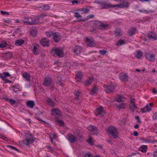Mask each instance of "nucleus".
<instances>
[{
    "label": "nucleus",
    "instance_id": "62",
    "mask_svg": "<svg viewBox=\"0 0 157 157\" xmlns=\"http://www.w3.org/2000/svg\"><path fill=\"white\" fill-rule=\"evenodd\" d=\"M1 13L2 14L4 15H5L6 14L9 15L10 14L9 13L3 11H1Z\"/></svg>",
    "mask_w": 157,
    "mask_h": 157
},
{
    "label": "nucleus",
    "instance_id": "31",
    "mask_svg": "<svg viewBox=\"0 0 157 157\" xmlns=\"http://www.w3.org/2000/svg\"><path fill=\"white\" fill-rule=\"evenodd\" d=\"M25 42V41L22 39L17 40H16L15 44L17 46H21Z\"/></svg>",
    "mask_w": 157,
    "mask_h": 157
},
{
    "label": "nucleus",
    "instance_id": "61",
    "mask_svg": "<svg viewBox=\"0 0 157 157\" xmlns=\"http://www.w3.org/2000/svg\"><path fill=\"white\" fill-rule=\"evenodd\" d=\"M10 148L13 150H15L18 152L20 151L17 148L13 146H10Z\"/></svg>",
    "mask_w": 157,
    "mask_h": 157
},
{
    "label": "nucleus",
    "instance_id": "55",
    "mask_svg": "<svg viewBox=\"0 0 157 157\" xmlns=\"http://www.w3.org/2000/svg\"><path fill=\"white\" fill-rule=\"evenodd\" d=\"M75 17L77 18H81L82 16L80 14L78 13H75Z\"/></svg>",
    "mask_w": 157,
    "mask_h": 157
},
{
    "label": "nucleus",
    "instance_id": "12",
    "mask_svg": "<svg viewBox=\"0 0 157 157\" xmlns=\"http://www.w3.org/2000/svg\"><path fill=\"white\" fill-rule=\"evenodd\" d=\"M153 105V103H151L147 105L145 107L141 109V111L143 113L149 112L151 110V108Z\"/></svg>",
    "mask_w": 157,
    "mask_h": 157
},
{
    "label": "nucleus",
    "instance_id": "6",
    "mask_svg": "<svg viewBox=\"0 0 157 157\" xmlns=\"http://www.w3.org/2000/svg\"><path fill=\"white\" fill-rule=\"evenodd\" d=\"M8 76H10V74L9 72H3L2 74H0V77L5 83L10 82V81L6 78Z\"/></svg>",
    "mask_w": 157,
    "mask_h": 157
},
{
    "label": "nucleus",
    "instance_id": "39",
    "mask_svg": "<svg viewBox=\"0 0 157 157\" xmlns=\"http://www.w3.org/2000/svg\"><path fill=\"white\" fill-rule=\"evenodd\" d=\"M54 32L52 31H46L45 32V34L46 36L48 37H50L52 36H53Z\"/></svg>",
    "mask_w": 157,
    "mask_h": 157
},
{
    "label": "nucleus",
    "instance_id": "42",
    "mask_svg": "<svg viewBox=\"0 0 157 157\" xmlns=\"http://www.w3.org/2000/svg\"><path fill=\"white\" fill-rule=\"evenodd\" d=\"M115 34L116 36H120V35H122L121 29H117L115 30Z\"/></svg>",
    "mask_w": 157,
    "mask_h": 157
},
{
    "label": "nucleus",
    "instance_id": "13",
    "mask_svg": "<svg viewBox=\"0 0 157 157\" xmlns=\"http://www.w3.org/2000/svg\"><path fill=\"white\" fill-rule=\"evenodd\" d=\"M31 21L30 22H28V23L29 24H31V25H35L38 24L39 22V20L40 19L39 17H33L32 18H31Z\"/></svg>",
    "mask_w": 157,
    "mask_h": 157
},
{
    "label": "nucleus",
    "instance_id": "37",
    "mask_svg": "<svg viewBox=\"0 0 157 157\" xmlns=\"http://www.w3.org/2000/svg\"><path fill=\"white\" fill-rule=\"evenodd\" d=\"M93 78H89L88 80H86L84 82L85 86H88L90 85L93 82Z\"/></svg>",
    "mask_w": 157,
    "mask_h": 157
},
{
    "label": "nucleus",
    "instance_id": "64",
    "mask_svg": "<svg viewBox=\"0 0 157 157\" xmlns=\"http://www.w3.org/2000/svg\"><path fill=\"white\" fill-rule=\"evenodd\" d=\"M153 156L154 157H157V150L154 152Z\"/></svg>",
    "mask_w": 157,
    "mask_h": 157
},
{
    "label": "nucleus",
    "instance_id": "27",
    "mask_svg": "<svg viewBox=\"0 0 157 157\" xmlns=\"http://www.w3.org/2000/svg\"><path fill=\"white\" fill-rule=\"evenodd\" d=\"M125 99V98L123 96L118 95L117 96L115 100L118 102L123 101H124Z\"/></svg>",
    "mask_w": 157,
    "mask_h": 157
},
{
    "label": "nucleus",
    "instance_id": "2",
    "mask_svg": "<svg viewBox=\"0 0 157 157\" xmlns=\"http://www.w3.org/2000/svg\"><path fill=\"white\" fill-rule=\"evenodd\" d=\"M51 53L53 55H56L59 57H62L64 56L63 50L59 48H53L51 50Z\"/></svg>",
    "mask_w": 157,
    "mask_h": 157
},
{
    "label": "nucleus",
    "instance_id": "33",
    "mask_svg": "<svg viewBox=\"0 0 157 157\" xmlns=\"http://www.w3.org/2000/svg\"><path fill=\"white\" fill-rule=\"evenodd\" d=\"M23 76L28 81H29L30 80V76L29 74L27 72L24 73Z\"/></svg>",
    "mask_w": 157,
    "mask_h": 157
},
{
    "label": "nucleus",
    "instance_id": "45",
    "mask_svg": "<svg viewBox=\"0 0 157 157\" xmlns=\"http://www.w3.org/2000/svg\"><path fill=\"white\" fill-rule=\"evenodd\" d=\"M41 8L43 10H47L50 9V7L48 5H43Z\"/></svg>",
    "mask_w": 157,
    "mask_h": 157
},
{
    "label": "nucleus",
    "instance_id": "26",
    "mask_svg": "<svg viewBox=\"0 0 157 157\" xmlns=\"http://www.w3.org/2000/svg\"><path fill=\"white\" fill-rule=\"evenodd\" d=\"M52 112L53 115L57 116H61V113L58 109L56 108H53L52 109Z\"/></svg>",
    "mask_w": 157,
    "mask_h": 157
},
{
    "label": "nucleus",
    "instance_id": "38",
    "mask_svg": "<svg viewBox=\"0 0 157 157\" xmlns=\"http://www.w3.org/2000/svg\"><path fill=\"white\" fill-rule=\"evenodd\" d=\"M136 53L135 57L137 58H140L142 56V52L140 51H137Z\"/></svg>",
    "mask_w": 157,
    "mask_h": 157
},
{
    "label": "nucleus",
    "instance_id": "21",
    "mask_svg": "<svg viewBox=\"0 0 157 157\" xmlns=\"http://www.w3.org/2000/svg\"><path fill=\"white\" fill-rule=\"evenodd\" d=\"M130 104V109L131 111L133 113L134 110L137 108V107L135 105V102L133 99H131Z\"/></svg>",
    "mask_w": 157,
    "mask_h": 157
},
{
    "label": "nucleus",
    "instance_id": "43",
    "mask_svg": "<svg viewBox=\"0 0 157 157\" xmlns=\"http://www.w3.org/2000/svg\"><path fill=\"white\" fill-rule=\"evenodd\" d=\"M116 106L117 107L119 108V109H124L125 108L124 104L123 103L117 105Z\"/></svg>",
    "mask_w": 157,
    "mask_h": 157
},
{
    "label": "nucleus",
    "instance_id": "9",
    "mask_svg": "<svg viewBox=\"0 0 157 157\" xmlns=\"http://www.w3.org/2000/svg\"><path fill=\"white\" fill-rule=\"evenodd\" d=\"M40 42L41 44L43 47L49 46V40L47 38H43L40 40Z\"/></svg>",
    "mask_w": 157,
    "mask_h": 157
},
{
    "label": "nucleus",
    "instance_id": "44",
    "mask_svg": "<svg viewBox=\"0 0 157 157\" xmlns=\"http://www.w3.org/2000/svg\"><path fill=\"white\" fill-rule=\"evenodd\" d=\"M25 21H23V23L25 24H26L28 25H31V24H29L28 23V22H30L31 21H30V18L29 17H25Z\"/></svg>",
    "mask_w": 157,
    "mask_h": 157
},
{
    "label": "nucleus",
    "instance_id": "63",
    "mask_svg": "<svg viewBox=\"0 0 157 157\" xmlns=\"http://www.w3.org/2000/svg\"><path fill=\"white\" fill-rule=\"evenodd\" d=\"M135 118L136 120H137V122L138 123H140L141 122L140 121V119L139 117L135 116Z\"/></svg>",
    "mask_w": 157,
    "mask_h": 157
},
{
    "label": "nucleus",
    "instance_id": "58",
    "mask_svg": "<svg viewBox=\"0 0 157 157\" xmlns=\"http://www.w3.org/2000/svg\"><path fill=\"white\" fill-rule=\"evenodd\" d=\"M139 11L141 12H144L146 13H152L153 12V11H151V10L147 11L146 10H144V11H143L142 10H139Z\"/></svg>",
    "mask_w": 157,
    "mask_h": 157
},
{
    "label": "nucleus",
    "instance_id": "18",
    "mask_svg": "<svg viewBox=\"0 0 157 157\" xmlns=\"http://www.w3.org/2000/svg\"><path fill=\"white\" fill-rule=\"evenodd\" d=\"M114 89V86L112 83H110L109 85L106 87L105 90L108 93L112 92Z\"/></svg>",
    "mask_w": 157,
    "mask_h": 157
},
{
    "label": "nucleus",
    "instance_id": "11",
    "mask_svg": "<svg viewBox=\"0 0 157 157\" xmlns=\"http://www.w3.org/2000/svg\"><path fill=\"white\" fill-rule=\"evenodd\" d=\"M153 105V103H151L147 105L145 107L141 109V111L143 113L149 112L151 110V108Z\"/></svg>",
    "mask_w": 157,
    "mask_h": 157
},
{
    "label": "nucleus",
    "instance_id": "10",
    "mask_svg": "<svg viewBox=\"0 0 157 157\" xmlns=\"http://www.w3.org/2000/svg\"><path fill=\"white\" fill-rule=\"evenodd\" d=\"M52 36L53 40L56 43L59 42L61 40V36L58 32L54 33Z\"/></svg>",
    "mask_w": 157,
    "mask_h": 157
},
{
    "label": "nucleus",
    "instance_id": "3",
    "mask_svg": "<svg viewBox=\"0 0 157 157\" xmlns=\"http://www.w3.org/2000/svg\"><path fill=\"white\" fill-rule=\"evenodd\" d=\"M105 114L103 107L101 106H99L97 108L95 112V114L97 116H99V117L102 118L104 116Z\"/></svg>",
    "mask_w": 157,
    "mask_h": 157
},
{
    "label": "nucleus",
    "instance_id": "8",
    "mask_svg": "<svg viewBox=\"0 0 157 157\" xmlns=\"http://www.w3.org/2000/svg\"><path fill=\"white\" fill-rule=\"evenodd\" d=\"M147 36L149 40H154L157 39V35L154 31L150 32L147 33Z\"/></svg>",
    "mask_w": 157,
    "mask_h": 157
},
{
    "label": "nucleus",
    "instance_id": "4",
    "mask_svg": "<svg viewBox=\"0 0 157 157\" xmlns=\"http://www.w3.org/2000/svg\"><path fill=\"white\" fill-rule=\"evenodd\" d=\"M27 136L26 139L24 140L23 142L27 146H29L30 144H31L33 143L34 140L32 135H28Z\"/></svg>",
    "mask_w": 157,
    "mask_h": 157
},
{
    "label": "nucleus",
    "instance_id": "22",
    "mask_svg": "<svg viewBox=\"0 0 157 157\" xmlns=\"http://www.w3.org/2000/svg\"><path fill=\"white\" fill-rule=\"evenodd\" d=\"M87 45L90 47L94 46L95 44L94 40L89 38H86Z\"/></svg>",
    "mask_w": 157,
    "mask_h": 157
},
{
    "label": "nucleus",
    "instance_id": "57",
    "mask_svg": "<svg viewBox=\"0 0 157 157\" xmlns=\"http://www.w3.org/2000/svg\"><path fill=\"white\" fill-rule=\"evenodd\" d=\"M107 52L105 50H100L99 51V53L101 55H105L106 53Z\"/></svg>",
    "mask_w": 157,
    "mask_h": 157
},
{
    "label": "nucleus",
    "instance_id": "49",
    "mask_svg": "<svg viewBox=\"0 0 157 157\" xmlns=\"http://www.w3.org/2000/svg\"><path fill=\"white\" fill-rule=\"evenodd\" d=\"M56 121L61 126H64V123L61 120L56 119Z\"/></svg>",
    "mask_w": 157,
    "mask_h": 157
},
{
    "label": "nucleus",
    "instance_id": "29",
    "mask_svg": "<svg viewBox=\"0 0 157 157\" xmlns=\"http://www.w3.org/2000/svg\"><path fill=\"white\" fill-rule=\"evenodd\" d=\"M46 100L48 105L52 107L55 106V103L50 98H47L46 99Z\"/></svg>",
    "mask_w": 157,
    "mask_h": 157
},
{
    "label": "nucleus",
    "instance_id": "36",
    "mask_svg": "<svg viewBox=\"0 0 157 157\" xmlns=\"http://www.w3.org/2000/svg\"><path fill=\"white\" fill-rule=\"evenodd\" d=\"M61 77H58L56 81V83L58 84L59 86H61L62 87L63 86V85Z\"/></svg>",
    "mask_w": 157,
    "mask_h": 157
},
{
    "label": "nucleus",
    "instance_id": "34",
    "mask_svg": "<svg viewBox=\"0 0 157 157\" xmlns=\"http://www.w3.org/2000/svg\"><path fill=\"white\" fill-rule=\"evenodd\" d=\"M147 149V146L145 145H142L140 146L139 150L143 153L146 152Z\"/></svg>",
    "mask_w": 157,
    "mask_h": 157
},
{
    "label": "nucleus",
    "instance_id": "47",
    "mask_svg": "<svg viewBox=\"0 0 157 157\" xmlns=\"http://www.w3.org/2000/svg\"><path fill=\"white\" fill-rule=\"evenodd\" d=\"M76 76L78 78L80 79L82 76V73L80 72H79L76 75Z\"/></svg>",
    "mask_w": 157,
    "mask_h": 157
},
{
    "label": "nucleus",
    "instance_id": "53",
    "mask_svg": "<svg viewBox=\"0 0 157 157\" xmlns=\"http://www.w3.org/2000/svg\"><path fill=\"white\" fill-rule=\"evenodd\" d=\"M81 0H74L71 1V2L73 5L75 4H78L80 3Z\"/></svg>",
    "mask_w": 157,
    "mask_h": 157
},
{
    "label": "nucleus",
    "instance_id": "46",
    "mask_svg": "<svg viewBox=\"0 0 157 157\" xmlns=\"http://www.w3.org/2000/svg\"><path fill=\"white\" fill-rule=\"evenodd\" d=\"M142 141H143L146 143H150L151 142V141L149 139L146 138H142L140 139Z\"/></svg>",
    "mask_w": 157,
    "mask_h": 157
},
{
    "label": "nucleus",
    "instance_id": "20",
    "mask_svg": "<svg viewBox=\"0 0 157 157\" xmlns=\"http://www.w3.org/2000/svg\"><path fill=\"white\" fill-rule=\"evenodd\" d=\"M119 78L122 81L126 82L128 80V76L126 74L122 73L119 75Z\"/></svg>",
    "mask_w": 157,
    "mask_h": 157
},
{
    "label": "nucleus",
    "instance_id": "60",
    "mask_svg": "<svg viewBox=\"0 0 157 157\" xmlns=\"http://www.w3.org/2000/svg\"><path fill=\"white\" fill-rule=\"evenodd\" d=\"M12 88L15 89H16L17 90H19L20 89V86H19L17 84L13 85L12 86Z\"/></svg>",
    "mask_w": 157,
    "mask_h": 157
},
{
    "label": "nucleus",
    "instance_id": "7",
    "mask_svg": "<svg viewBox=\"0 0 157 157\" xmlns=\"http://www.w3.org/2000/svg\"><path fill=\"white\" fill-rule=\"evenodd\" d=\"M43 85L47 87L51 86L52 83V80L50 78L46 77L44 78Z\"/></svg>",
    "mask_w": 157,
    "mask_h": 157
},
{
    "label": "nucleus",
    "instance_id": "50",
    "mask_svg": "<svg viewBox=\"0 0 157 157\" xmlns=\"http://www.w3.org/2000/svg\"><path fill=\"white\" fill-rule=\"evenodd\" d=\"M124 43V41L122 40H119L118 41L116 44V45L117 46H121Z\"/></svg>",
    "mask_w": 157,
    "mask_h": 157
},
{
    "label": "nucleus",
    "instance_id": "24",
    "mask_svg": "<svg viewBox=\"0 0 157 157\" xmlns=\"http://www.w3.org/2000/svg\"><path fill=\"white\" fill-rule=\"evenodd\" d=\"M39 45L37 44H35L33 45V51L35 55H37L39 54V51L38 50Z\"/></svg>",
    "mask_w": 157,
    "mask_h": 157
},
{
    "label": "nucleus",
    "instance_id": "59",
    "mask_svg": "<svg viewBox=\"0 0 157 157\" xmlns=\"http://www.w3.org/2000/svg\"><path fill=\"white\" fill-rule=\"evenodd\" d=\"M152 118L154 120H157V111L153 116Z\"/></svg>",
    "mask_w": 157,
    "mask_h": 157
},
{
    "label": "nucleus",
    "instance_id": "51",
    "mask_svg": "<svg viewBox=\"0 0 157 157\" xmlns=\"http://www.w3.org/2000/svg\"><path fill=\"white\" fill-rule=\"evenodd\" d=\"M4 57L5 59L7 60L9 59H10V53H7L4 55Z\"/></svg>",
    "mask_w": 157,
    "mask_h": 157
},
{
    "label": "nucleus",
    "instance_id": "41",
    "mask_svg": "<svg viewBox=\"0 0 157 157\" xmlns=\"http://www.w3.org/2000/svg\"><path fill=\"white\" fill-rule=\"evenodd\" d=\"M97 92V88L95 87H94L90 91V94L91 95H94L95 93H96Z\"/></svg>",
    "mask_w": 157,
    "mask_h": 157
},
{
    "label": "nucleus",
    "instance_id": "54",
    "mask_svg": "<svg viewBox=\"0 0 157 157\" xmlns=\"http://www.w3.org/2000/svg\"><path fill=\"white\" fill-rule=\"evenodd\" d=\"M52 137L54 139H56V135L54 134H52L50 136V139H51L52 142V140H53L52 139Z\"/></svg>",
    "mask_w": 157,
    "mask_h": 157
},
{
    "label": "nucleus",
    "instance_id": "48",
    "mask_svg": "<svg viewBox=\"0 0 157 157\" xmlns=\"http://www.w3.org/2000/svg\"><path fill=\"white\" fill-rule=\"evenodd\" d=\"M2 98L3 99L7 101H9L10 102V99L9 98V97L6 95H4Z\"/></svg>",
    "mask_w": 157,
    "mask_h": 157
},
{
    "label": "nucleus",
    "instance_id": "28",
    "mask_svg": "<svg viewBox=\"0 0 157 157\" xmlns=\"http://www.w3.org/2000/svg\"><path fill=\"white\" fill-rule=\"evenodd\" d=\"M10 104L14 107H17L19 104V101H15L13 99H10Z\"/></svg>",
    "mask_w": 157,
    "mask_h": 157
},
{
    "label": "nucleus",
    "instance_id": "23",
    "mask_svg": "<svg viewBox=\"0 0 157 157\" xmlns=\"http://www.w3.org/2000/svg\"><path fill=\"white\" fill-rule=\"evenodd\" d=\"M30 35L33 37L36 36L37 34V31L35 28H33L30 29Z\"/></svg>",
    "mask_w": 157,
    "mask_h": 157
},
{
    "label": "nucleus",
    "instance_id": "1",
    "mask_svg": "<svg viewBox=\"0 0 157 157\" xmlns=\"http://www.w3.org/2000/svg\"><path fill=\"white\" fill-rule=\"evenodd\" d=\"M110 137L113 139H117L118 137V133L117 128L113 126H110L106 129Z\"/></svg>",
    "mask_w": 157,
    "mask_h": 157
},
{
    "label": "nucleus",
    "instance_id": "40",
    "mask_svg": "<svg viewBox=\"0 0 157 157\" xmlns=\"http://www.w3.org/2000/svg\"><path fill=\"white\" fill-rule=\"evenodd\" d=\"M7 43L5 41H1L0 42V48H3L6 46Z\"/></svg>",
    "mask_w": 157,
    "mask_h": 157
},
{
    "label": "nucleus",
    "instance_id": "30",
    "mask_svg": "<svg viewBox=\"0 0 157 157\" xmlns=\"http://www.w3.org/2000/svg\"><path fill=\"white\" fill-rule=\"evenodd\" d=\"M35 105L34 102L32 101H28L26 103V105L27 107L30 108H33Z\"/></svg>",
    "mask_w": 157,
    "mask_h": 157
},
{
    "label": "nucleus",
    "instance_id": "17",
    "mask_svg": "<svg viewBox=\"0 0 157 157\" xmlns=\"http://www.w3.org/2000/svg\"><path fill=\"white\" fill-rule=\"evenodd\" d=\"M145 56L146 59L149 61H154L155 58V55L152 54L150 53H146L145 54Z\"/></svg>",
    "mask_w": 157,
    "mask_h": 157
},
{
    "label": "nucleus",
    "instance_id": "5",
    "mask_svg": "<svg viewBox=\"0 0 157 157\" xmlns=\"http://www.w3.org/2000/svg\"><path fill=\"white\" fill-rule=\"evenodd\" d=\"M129 2H123L121 3L116 5H113V8L117 7L121 8H128L129 6Z\"/></svg>",
    "mask_w": 157,
    "mask_h": 157
},
{
    "label": "nucleus",
    "instance_id": "25",
    "mask_svg": "<svg viewBox=\"0 0 157 157\" xmlns=\"http://www.w3.org/2000/svg\"><path fill=\"white\" fill-rule=\"evenodd\" d=\"M82 50V48L79 46L76 47L75 49L73 51L74 54L76 55L80 54Z\"/></svg>",
    "mask_w": 157,
    "mask_h": 157
},
{
    "label": "nucleus",
    "instance_id": "35",
    "mask_svg": "<svg viewBox=\"0 0 157 157\" xmlns=\"http://www.w3.org/2000/svg\"><path fill=\"white\" fill-rule=\"evenodd\" d=\"M75 98L77 100L81 98L80 92L79 91L75 92Z\"/></svg>",
    "mask_w": 157,
    "mask_h": 157
},
{
    "label": "nucleus",
    "instance_id": "16",
    "mask_svg": "<svg viewBox=\"0 0 157 157\" xmlns=\"http://www.w3.org/2000/svg\"><path fill=\"white\" fill-rule=\"evenodd\" d=\"M88 129L93 132V134L97 135L98 133L97 128L93 125H90L88 128Z\"/></svg>",
    "mask_w": 157,
    "mask_h": 157
},
{
    "label": "nucleus",
    "instance_id": "56",
    "mask_svg": "<svg viewBox=\"0 0 157 157\" xmlns=\"http://www.w3.org/2000/svg\"><path fill=\"white\" fill-rule=\"evenodd\" d=\"M92 139L90 137L89 138V140H87V142L90 144L92 145L94 144V143L93 142Z\"/></svg>",
    "mask_w": 157,
    "mask_h": 157
},
{
    "label": "nucleus",
    "instance_id": "52",
    "mask_svg": "<svg viewBox=\"0 0 157 157\" xmlns=\"http://www.w3.org/2000/svg\"><path fill=\"white\" fill-rule=\"evenodd\" d=\"M84 157H93V155L92 154L89 152L85 154Z\"/></svg>",
    "mask_w": 157,
    "mask_h": 157
},
{
    "label": "nucleus",
    "instance_id": "15",
    "mask_svg": "<svg viewBox=\"0 0 157 157\" xmlns=\"http://www.w3.org/2000/svg\"><path fill=\"white\" fill-rule=\"evenodd\" d=\"M100 6H101V8L106 9L110 7H113V5H111L110 3H106L105 1L101 2L100 3Z\"/></svg>",
    "mask_w": 157,
    "mask_h": 157
},
{
    "label": "nucleus",
    "instance_id": "19",
    "mask_svg": "<svg viewBox=\"0 0 157 157\" xmlns=\"http://www.w3.org/2000/svg\"><path fill=\"white\" fill-rule=\"evenodd\" d=\"M68 140L72 143L77 141V139L75 136L71 134H69L67 135Z\"/></svg>",
    "mask_w": 157,
    "mask_h": 157
},
{
    "label": "nucleus",
    "instance_id": "32",
    "mask_svg": "<svg viewBox=\"0 0 157 157\" xmlns=\"http://www.w3.org/2000/svg\"><path fill=\"white\" fill-rule=\"evenodd\" d=\"M136 29L135 28H132L128 30V34L130 36H132L136 33Z\"/></svg>",
    "mask_w": 157,
    "mask_h": 157
},
{
    "label": "nucleus",
    "instance_id": "14",
    "mask_svg": "<svg viewBox=\"0 0 157 157\" xmlns=\"http://www.w3.org/2000/svg\"><path fill=\"white\" fill-rule=\"evenodd\" d=\"M95 24L97 26V27L99 29L101 30H103L105 29L108 26V25L107 24H103L102 23L99 22H97L96 23H95Z\"/></svg>",
    "mask_w": 157,
    "mask_h": 157
}]
</instances>
